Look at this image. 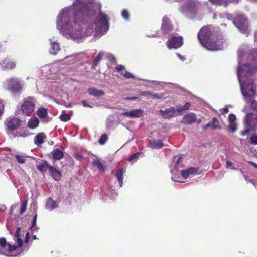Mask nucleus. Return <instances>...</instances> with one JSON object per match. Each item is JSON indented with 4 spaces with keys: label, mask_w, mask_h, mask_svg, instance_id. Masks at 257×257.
Masks as SVG:
<instances>
[{
    "label": "nucleus",
    "mask_w": 257,
    "mask_h": 257,
    "mask_svg": "<svg viewBox=\"0 0 257 257\" xmlns=\"http://www.w3.org/2000/svg\"><path fill=\"white\" fill-rule=\"evenodd\" d=\"M95 0H75L72 5L64 8L56 19L57 28L66 38L79 40L95 33L103 35L109 29V19L100 13L94 21L92 17L100 8Z\"/></svg>",
    "instance_id": "nucleus-1"
},
{
    "label": "nucleus",
    "mask_w": 257,
    "mask_h": 257,
    "mask_svg": "<svg viewBox=\"0 0 257 257\" xmlns=\"http://www.w3.org/2000/svg\"><path fill=\"white\" fill-rule=\"evenodd\" d=\"M239 66L237 76L240 83L241 93L246 103L251 100L257 95L256 86L250 78L257 71V50H252L247 56V62L240 65L241 58L244 56V50L240 48L237 52Z\"/></svg>",
    "instance_id": "nucleus-2"
},
{
    "label": "nucleus",
    "mask_w": 257,
    "mask_h": 257,
    "mask_svg": "<svg viewBox=\"0 0 257 257\" xmlns=\"http://www.w3.org/2000/svg\"><path fill=\"white\" fill-rule=\"evenodd\" d=\"M214 30L211 26L203 27L198 34V38L203 46L208 50L217 51L223 49V41L221 40L217 42L214 41Z\"/></svg>",
    "instance_id": "nucleus-3"
},
{
    "label": "nucleus",
    "mask_w": 257,
    "mask_h": 257,
    "mask_svg": "<svg viewBox=\"0 0 257 257\" xmlns=\"http://www.w3.org/2000/svg\"><path fill=\"white\" fill-rule=\"evenodd\" d=\"M21 233V229L20 227L17 228L15 234V240L17 242V245H11L9 243H7L5 238H0V254L7 255L6 253L13 251L17 247H20L22 245V241L20 238Z\"/></svg>",
    "instance_id": "nucleus-4"
},
{
    "label": "nucleus",
    "mask_w": 257,
    "mask_h": 257,
    "mask_svg": "<svg viewBox=\"0 0 257 257\" xmlns=\"http://www.w3.org/2000/svg\"><path fill=\"white\" fill-rule=\"evenodd\" d=\"M200 4L197 1H191L185 4L180 8V11L188 18H193L197 14Z\"/></svg>",
    "instance_id": "nucleus-5"
},
{
    "label": "nucleus",
    "mask_w": 257,
    "mask_h": 257,
    "mask_svg": "<svg viewBox=\"0 0 257 257\" xmlns=\"http://www.w3.org/2000/svg\"><path fill=\"white\" fill-rule=\"evenodd\" d=\"M5 89L13 94L19 93L23 88L21 81L17 78L12 77L7 79L5 83Z\"/></svg>",
    "instance_id": "nucleus-6"
},
{
    "label": "nucleus",
    "mask_w": 257,
    "mask_h": 257,
    "mask_svg": "<svg viewBox=\"0 0 257 257\" xmlns=\"http://www.w3.org/2000/svg\"><path fill=\"white\" fill-rule=\"evenodd\" d=\"M36 101L33 97H29L24 99L21 106V110L22 114L29 116L34 111Z\"/></svg>",
    "instance_id": "nucleus-7"
},
{
    "label": "nucleus",
    "mask_w": 257,
    "mask_h": 257,
    "mask_svg": "<svg viewBox=\"0 0 257 257\" xmlns=\"http://www.w3.org/2000/svg\"><path fill=\"white\" fill-rule=\"evenodd\" d=\"M234 24L243 34H248V22L246 18L242 15H239L233 21Z\"/></svg>",
    "instance_id": "nucleus-8"
},
{
    "label": "nucleus",
    "mask_w": 257,
    "mask_h": 257,
    "mask_svg": "<svg viewBox=\"0 0 257 257\" xmlns=\"http://www.w3.org/2000/svg\"><path fill=\"white\" fill-rule=\"evenodd\" d=\"M183 38L178 35L172 36L167 41L166 45L169 49H177L183 45Z\"/></svg>",
    "instance_id": "nucleus-9"
},
{
    "label": "nucleus",
    "mask_w": 257,
    "mask_h": 257,
    "mask_svg": "<svg viewBox=\"0 0 257 257\" xmlns=\"http://www.w3.org/2000/svg\"><path fill=\"white\" fill-rule=\"evenodd\" d=\"M20 121L17 118H8L6 121V125L9 132L17 129L20 126Z\"/></svg>",
    "instance_id": "nucleus-10"
},
{
    "label": "nucleus",
    "mask_w": 257,
    "mask_h": 257,
    "mask_svg": "<svg viewBox=\"0 0 257 257\" xmlns=\"http://www.w3.org/2000/svg\"><path fill=\"white\" fill-rule=\"evenodd\" d=\"M183 178L186 179L192 175L200 174L198 168L190 167L187 169L182 170L181 171Z\"/></svg>",
    "instance_id": "nucleus-11"
},
{
    "label": "nucleus",
    "mask_w": 257,
    "mask_h": 257,
    "mask_svg": "<svg viewBox=\"0 0 257 257\" xmlns=\"http://www.w3.org/2000/svg\"><path fill=\"white\" fill-rule=\"evenodd\" d=\"M252 117V114L251 113H246L245 118V122L246 124L245 132H242V135L244 136L246 135L251 130L255 128V126L251 124V119Z\"/></svg>",
    "instance_id": "nucleus-12"
},
{
    "label": "nucleus",
    "mask_w": 257,
    "mask_h": 257,
    "mask_svg": "<svg viewBox=\"0 0 257 257\" xmlns=\"http://www.w3.org/2000/svg\"><path fill=\"white\" fill-rule=\"evenodd\" d=\"M197 120L196 115L194 113H188L185 115L182 120V122L185 124H190L194 123Z\"/></svg>",
    "instance_id": "nucleus-13"
},
{
    "label": "nucleus",
    "mask_w": 257,
    "mask_h": 257,
    "mask_svg": "<svg viewBox=\"0 0 257 257\" xmlns=\"http://www.w3.org/2000/svg\"><path fill=\"white\" fill-rule=\"evenodd\" d=\"M143 110L141 109H134L130 111H125L122 115L131 118H139L142 116Z\"/></svg>",
    "instance_id": "nucleus-14"
},
{
    "label": "nucleus",
    "mask_w": 257,
    "mask_h": 257,
    "mask_svg": "<svg viewBox=\"0 0 257 257\" xmlns=\"http://www.w3.org/2000/svg\"><path fill=\"white\" fill-rule=\"evenodd\" d=\"M15 66V63L8 58L5 59L0 62V69L1 70L13 69Z\"/></svg>",
    "instance_id": "nucleus-15"
},
{
    "label": "nucleus",
    "mask_w": 257,
    "mask_h": 257,
    "mask_svg": "<svg viewBox=\"0 0 257 257\" xmlns=\"http://www.w3.org/2000/svg\"><path fill=\"white\" fill-rule=\"evenodd\" d=\"M160 112L161 113L162 116L165 118H170L174 117L176 115V112L177 111H176V108L175 107H171L170 108H168L165 110H161Z\"/></svg>",
    "instance_id": "nucleus-16"
},
{
    "label": "nucleus",
    "mask_w": 257,
    "mask_h": 257,
    "mask_svg": "<svg viewBox=\"0 0 257 257\" xmlns=\"http://www.w3.org/2000/svg\"><path fill=\"white\" fill-rule=\"evenodd\" d=\"M162 29L165 33H169L172 29V26L169 22V19L166 16L163 18Z\"/></svg>",
    "instance_id": "nucleus-17"
},
{
    "label": "nucleus",
    "mask_w": 257,
    "mask_h": 257,
    "mask_svg": "<svg viewBox=\"0 0 257 257\" xmlns=\"http://www.w3.org/2000/svg\"><path fill=\"white\" fill-rule=\"evenodd\" d=\"M210 127L212 129H220L221 128V125L220 124V122L219 120L216 118H213L212 121L209 122L206 125H205L203 126V130H206L208 127Z\"/></svg>",
    "instance_id": "nucleus-18"
},
{
    "label": "nucleus",
    "mask_w": 257,
    "mask_h": 257,
    "mask_svg": "<svg viewBox=\"0 0 257 257\" xmlns=\"http://www.w3.org/2000/svg\"><path fill=\"white\" fill-rule=\"evenodd\" d=\"M181 161V157H175L174 158V169L171 170V173L173 175H177V171H178L180 168H182V165H180V163Z\"/></svg>",
    "instance_id": "nucleus-19"
},
{
    "label": "nucleus",
    "mask_w": 257,
    "mask_h": 257,
    "mask_svg": "<svg viewBox=\"0 0 257 257\" xmlns=\"http://www.w3.org/2000/svg\"><path fill=\"white\" fill-rule=\"evenodd\" d=\"M149 146L151 148L153 149H160L163 147V144L160 140H151L149 141Z\"/></svg>",
    "instance_id": "nucleus-20"
},
{
    "label": "nucleus",
    "mask_w": 257,
    "mask_h": 257,
    "mask_svg": "<svg viewBox=\"0 0 257 257\" xmlns=\"http://www.w3.org/2000/svg\"><path fill=\"white\" fill-rule=\"evenodd\" d=\"M60 48L58 43L56 42H51L49 52L52 55H56L60 50Z\"/></svg>",
    "instance_id": "nucleus-21"
},
{
    "label": "nucleus",
    "mask_w": 257,
    "mask_h": 257,
    "mask_svg": "<svg viewBox=\"0 0 257 257\" xmlns=\"http://www.w3.org/2000/svg\"><path fill=\"white\" fill-rule=\"evenodd\" d=\"M49 172L54 180L58 181L61 179V173L59 171L51 167H50Z\"/></svg>",
    "instance_id": "nucleus-22"
},
{
    "label": "nucleus",
    "mask_w": 257,
    "mask_h": 257,
    "mask_svg": "<svg viewBox=\"0 0 257 257\" xmlns=\"http://www.w3.org/2000/svg\"><path fill=\"white\" fill-rule=\"evenodd\" d=\"M46 208L51 211L57 207L56 202L52 198H49L46 202Z\"/></svg>",
    "instance_id": "nucleus-23"
},
{
    "label": "nucleus",
    "mask_w": 257,
    "mask_h": 257,
    "mask_svg": "<svg viewBox=\"0 0 257 257\" xmlns=\"http://www.w3.org/2000/svg\"><path fill=\"white\" fill-rule=\"evenodd\" d=\"M88 93L90 95L95 97H100L103 96L105 94L103 91L98 90L94 88L89 89L88 90Z\"/></svg>",
    "instance_id": "nucleus-24"
},
{
    "label": "nucleus",
    "mask_w": 257,
    "mask_h": 257,
    "mask_svg": "<svg viewBox=\"0 0 257 257\" xmlns=\"http://www.w3.org/2000/svg\"><path fill=\"white\" fill-rule=\"evenodd\" d=\"M53 159L55 160H59L62 159L64 156L63 152L59 149H56L52 152Z\"/></svg>",
    "instance_id": "nucleus-25"
},
{
    "label": "nucleus",
    "mask_w": 257,
    "mask_h": 257,
    "mask_svg": "<svg viewBox=\"0 0 257 257\" xmlns=\"http://www.w3.org/2000/svg\"><path fill=\"white\" fill-rule=\"evenodd\" d=\"M46 136L44 135V133H39L34 138V143L35 144L39 146V145L43 143L44 140L46 139Z\"/></svg>",
    "instance_id": "nucleus-26"
},
{
    "label": "nucleus",
    "mask_w": 257,
    "mask_h": 257,
    "mask_svg": "<svg viewBox=\"0 0 257 257\" xmlns=\"http://www.w3.org/2000/svg\"><path fill=\"white\" fill-rule=\"evenodd\" d=\"M39 121L37 117H32L28 121V126L31 128H36L39 124Z\"/></svg>",
    "instance_id": "nucleus-27"
},
{
    "label": "nucleus",
    "mask_w": 257,
    "mask_h": 257,
    "mask_svg": "<svg viewBox=\"0 0 257 257\" xmlns=\"http://www.w3.org/2000/svg\"><path fill=\"white\" fill-rule=\"evenodd\" d=\"M125 172V170L123 168L118 170L116 174V177L120 184V187L122 186L123 184V174Z\"/></svg>",
    "instance_id": "nucleus-28"
},
{
    "label": "nucleus",
    "mask_w": 257,
    "mask_h": 257,
    "mask_svg": "<svg viewBox=\"0 0 257 257\" xmlns=\"http://www.w3.org/2000/svg\"><path fill=\"white\" fill-rule=\"evenodd\" d=\"M37 114L40 118L46 119L47 118V110L44 108L38 109Z\"/></svg>",
    "instance_id": "nucleus-29"
},
{
    "label": "nucleus",
    "mask_w": 257,
    "mask_h": 257,
    "mask_svg": "<svg viewBox=\"0 0 257 257\" xmlns=\"http://www.w3.org/2000/svg\"><path fill=\"white\" fill-rule=\"evenodd\" d=\"M213 4L227 6L229 3L235 0H209Z\"/></svg>",
    "instance_id": "nucleus-30"
},
{
    "label": "nucleus",
    "mask_w": 257,
    "mask_h": 257,
    "mask_svg": "<svg viewBox=\"0 0 257 257\" xmlns=\"http://www.w3.org/2000/svg\"><path fill=\"white\" fill-rule=\"evenodd\" d=\"M50 167H51V166H50L46 162H44L39 165L37 168L41 172H45L47 169L49 170Z\"/></svg>",
    "instance_id": "nucleus-31"
},
{
    "label": "nucleus",
    "mask_w": 257,
    "mask_h": 257,
    "mask_svg": "<svg viewBox=\"0 0 257 257\" xmlns=\"http://www.w3.org/2000/svg\"><path fill=\"white\" fill-rule=\"evenodd\" d=\"M94 166H96L101 172H104L105 168L104 166L99 160H94L93 162Z\"/></svg>",
    "instance_id": "nucleus-32"
},
{
    "label": "nucleus",
    "mask_w": 257,
    "mask_h": 257,
    "mask_svg": "<svg viewBox=\"0 0 257 257\" xmlns=\"http://www.w3.org/2000/svg\"><path fill=\"white\" fill-rule=\"evenodd\" d=\"M190 106V104L189 103H186L184 106H177V108H176V111L178 112H182L183 111H184V110H187Z\"/></svg>",
    "instance_id": "nucleus-33"
},
{
    "label": "nucleus",
    "mask_w": 257,
    "mask_h": 257,
    "mask_svg": "<svg viewBox=\"0 0 257 257\" xmlns=\"http://www.w3.org/2000/svg\"><path fill=\"white\" fill-rule=\"evenodd\" d=\"M246 103L247 105L250 106L252 109L257 111V101L254 100V97Z\"/></svg>",
    "instance_id": "nucleus-34"
},
{
    "label": "nucleus",
    "mask_w": 257,
    "mask_h": 257,
    "mask_svg": "<svg viewBox=\"0 0 257 257\" xmlns=\"http://www.w3.org/2000/svg\"><path fill=\"white\" fill-rule=\"evenodd\" d=\"M29 134L25 131H21L17 132L16 134L14 135V137H26L28 136Z\"/></svg>",
    "instance_id": "nucleus-35"
},
{
    "label": "nucleus",
    "mask_w": 257,
    "mask_h": 257,
    "mask_svg": "<svg viewBox=\"0 0 257 257\" xmlns=\"http://www.w3.org/2000/svg\"><path fill=\"white\" fill-rule=\"evenodd\" d=\"M103 56L104 53L103 52H100L95 59L93 65L94 66H96L97 64L99 62V61L101 60Z\"/></svg>",
    "instance_id": "nucleus-36"
},
{
    "label": "nucleus",
    "mask_w": 257,
    "mask_h": 257,
    "mask_svg": "<svg viewBox=\"0 0 257 257\" xmlns=\"http://www.w3.org/2000/svg\"><path fill=\"white\" fill-rule=\"evenodd\" d=\"M229 128L232 133L235 132L237 128V124L235 122H229Z\"/></svg>",
    "instance_id": "nucleus-37"
},
{
    "label": "nucleus",
    "mask_w": 257,
    "mask_h": 257,
    "mask_svg": "<svg viewBox=\"0 0 257 257\" xmlns=\"http://www.w3.org/2000/svg\"><path fill=\"white\" fill-rule=\"evenodd\" d=\"M27 201H26L25 202H23L20 206V213L21 214H22L26 210V207H27Z\"/></svg>",
    "instance_id": "nucleus-38"
},
{
    "label": "nucleus",
    "mask_w": 257,
    "mask_h": 257,
    "mask_svg": "<svg viewBox=\"0 0 257 257\" xmlns=\"http://www.w3.org/2000/svg\"><path fill=\"white\" fill-rule=\"evenodd\" d=\"M16 159L18 162L20 164H24L25 162V158L24 156L20 155H16Z\"/></svg>",
    "instance_id": "nucleus-39"
},
{
    "label": "nucleus",
    "mask_w": 257,
    "mask_h": 257,
    "mask_svg": "<svg viewBox=\"0 0 257 257\" xmlns=\"http://www.w3.org/2000/svg\"><path fill=\"white\" fill-rule=\"evenodd\" d=\"M60 119L63 121H67L70 120V117L67 114H62L60 116Z\"/></svg>",
    "instance_id": "nucleus-40"
},
{
    "label": "nucleus",
    "mask_w": 257,
    "mask_h": 257,
    "mask_svg": "<svg viewBox=\"0 0 257 257\" xmlns=\"http://www.w3.org/2000/svg\"><path fill=\"white\" fill-rule=\"evenodd\" d=\"M107 140V136L106 135H103L101 136L99 140V144L103 145L105 143Z\"/></svg>",
    "instance_id": "nucleus-41"
},
{
    "label": "nucleus",
    "mask_w": 257,
    "mask_h": 257,
    "mask_svg": "<svg viewBox=\"0 0 257 257\" xmlns=\"http://www.w3.org/2000/svg\"><path fill=\"white\" fill-rule=\"evenodd\" d=\"M122 16L125 20H128L130 17V14L127 10H123L122 11Z\"/></svg>",
    "instance_id": "nucleus-42"
},
{
    "label": "nucleus",
    "mask_w": 257,
    "mask_h": 257,
    "mask_svg": "<svg viewBox=\"0 0 257 257\" xmlns=\"http://www.w3.org/2000/svg\"><path fill=\"white\" fill-rule=\"evenodd\" d=\"M122 75H123L124 77H125V78H134V76H133V75L128 72H125L124 73H122L121 74Z\"/></svg>",
    "instance_id": "nucleus-43"
},
{
    "label": "nucleus",
    "mask_w": 257,
    "mask_h": 257,
    "mask_svg": "<svg viewBox=\"0 0 257 257\" xmlns=\"http://www.w3.org/2000/svg\"><path fill=\"white\" fill-rule=\"evenodd\" d=\"M236 116L234 114H231L229 115L228 121L229 122H235Z\"/></svg>",
    "instance_id": "nucleus-44"
},
{
    "label": "nucleus",
    "mask_w": 257,
    "mask_h": 257,
    "mask_svg": "<svg viewBox=\"0 0 257 257\" xmlns=\"http://www.w3.org/2000/svg\"><path fill=\"white\" fill-rule=\"evenodd\" d=\"M229 112L228 108L226 107L221 108L219 110V114L223 115L225 113H227Z\"/></svg>",
    "instance_id": "nucleus-45"
},
{
    "label": "nucleus",
    "mask_w": 257,
    "mask_h": 257,
    "mask_svg": "<svg viewBox=\"0 0 257 257\" xmlns=\"http://www.w3.org/2000/svg\"><path fill=\"white\" fill-rule=\"evenodd\" d=\"M140 155V153L139 152H137L135 154H134L133 155H132V156H131L129 158H128V160L129 161H132L135 159H137V158H138V157L139 156V155Z\"/></svg>",
    "instance_id": "nucleus-46"
},
{
    "label": "nucleus",
    "mask_w": 257,
    "mask_h": 257,
    "mask_svg": "<svg viewBox=\"0 0 257 257\" xmlns=\"http://www.w3.org/2000/svg\"><path fill=\"white\" fill-rule=\"evenodd\" d=\"M250 142L252 144L256 145L257 144V136L253 135L250 137Z\"/></svg>",
    "instance_id": "nucleus-47"
},
{
    "label": "nucleus",
    "mask_w": 257,
    "mask_h": 257,
    "mask_svg": "<svg viewBox=\"0 0 257 257\" xmlns=\"http://www.w3.org/2000/svg\"><path fill=\"white\" fill-rule=\"evenodd\" d=\"M67 61H73L76 60V57L74 56H69L65 58Z\"/></svg>",
    "instance_id": "nucleus-48"
},
{
    "label": "nucleus",
    "mask_w": 257,
    "mask_h": 257,
    "mask_svg": "<svg viewBox=\"0 0 257 257\" xmlns=\"http://www.w3.org/2000/svg\"><path fill=\"white\" fill-rule=\"evenodd\" d=\"M115 69L118 71H121L122 70H124L125 69V67H124V66H123L122 65H118L117 67H116Z\"/></svg>",
    "instance_id": "nucleus-49"
},
{
    "label": "nucleus",
    "mask_w": 257,
    "mask_h": 257,
    "mask_svg": "<svg viewBox=\"0 0 257 257\" xmlns=\"http://www.w3.org/2000/svg\"><path fill=\"white\" fill-rule=\"evenodd\" d=\"M233 165V163L232 162L230 161H227L226 162V167L227 168H230Z\"/></svg>",
    "instance_id": "nucleus-50"
},
{
    "label": "nucleus",
    "mask_w": 257,
    "mask_h": 257,
    "mask_svg": "<svg viewBox=\"0 0 257 257\" xmlns=\"http://www.w3.org/2000/svg\"><path fill=\"white\" fill-rule=\"evenodd\" d=\"M150 95H151L152 96V97L154 98H157V99H160L161 98H162V96L160 95H159L158 94H151Z\"/></svg>",
    "instance_id": "nucleus-51"
},
{
    "label": "nucleus",
    "mask_w": 257,
    "mask_h": 257,
    "mask_svg": "<svg viewBox=\"0 0 257 257\" xmlns=\"http://www.w3.org/2000/svg\"><path fill=\"white\" fill-rule=\"evenodd\" d=\"M82 105L84 107H92L86 101H83L82 102Z\"/></svg>",
    "instance_id": "nucleus-52"
},
{
    "label": "nucleus",
    "mask_w": 257,
    "mask_h": 257,
    "mask_svg": "<svg viewBox=\"0 0 257 257\" xmlns=\"http://www.w3.org/2000/svg\"><path fill=\"white\" fill-rule=\"evenodd\" d=\"M36 220H37V215H35L33 217V221H32L33 226L35 225V224L36 223Z\"/></svg>",
    "instance_id": "nucleus-53"
},
{
    "label": "nucleus",
    "mask_w": 257,
    "mask_h": 257,
    "mask_svg": "<svg viewBox=\"0 0 257 257\" xmlns=\"http://www.w3.org/2000/svg\"><path fill=\"white\" fill-rule=\"evenodd\" d=\"M25 238V242H27L28 241L29 238V232L26 233Z\"/></svg>",
    "instance_id": "nucleus-54"
},
{
    "label": "nucleus",
    "mask_w": 257,
    "mask_h": 257,
    "mask_svg": "<svg viewBox=\"0 0 257 257\" xmlns=\"http://www.w3.org/2000/svg\"><path fill=\"white\" fill-rule=\"evenodd\" d=\"M137 98H138L137 97H127V98H125V99H127V100H136Z\"/></svg>",
    "instance_id": "nucleus-55"
},
{
    "label": "nucleus",
    "mask_w": 257,
    "mask_h": 257,
    "mask_svg": "<svg viewBox=\"0 0 257 257\" xmlns=\"http://www.w3.org/2000/svg\"><path fill=\"white\" fill-rule=\"evenodd\" d=\"M177 55L178 57L179 58V59H180L181 60L184 61L185 60V58L184 56H181L179 54H177Z\"/></svg>",
    "instance_id": "nucleus-56"
},
{
    "label": "nucleus",
    "mask_w": 257,
    "mask_h": 257,
    "mask_svg": "<svg viewBox=\"0 0 257 257\" xmlns=\"http://www.w3.org/2000/svg\"><path fill=\"white\" fill-rule=\"evenodd\" d=\"M249 163L253 166L255 168L257 169V164L253 162H249Z\"/></svg>",
    "instance_id": "nucleus-57"
},
{
    "label": "nucleus",
    "mask_w": 257,
    "mask_h": 257,
    "mask_svg": "<svg viewBox=\"0 0 257 257\" xmlns=\"http://www.w3.org/2000/svg\"><path fill=\"white\" fill-rule=\"evenodd\" d=\"M75 156H76V157L78 159H79L81 158V157H82L81 155V154H76V155H75Z\"/></svg>",
    "instance_id": "nucleus-58"
},
{
    "label": "nucleus",
    "mask_w": 257,
    "mask_h": 257,
    "mask_svg": "<svg viewBox=\"0 0 257 257\" xmlns=\"http://www.w3.org/2000/svg\"><path fill=\"white\" fill-rule=\"evenodd\" d=\"M254 39H255V42L256 43H257V31L255 33V34H254Z\"/></svg>",
    "instance_id": "nucleus-59"
},
{
    "label": "nucleus",
    "mask_w": 257,
    "mask_h": 257,
    "mask_svg": "<svg viewBox=\"0 0 257 257\" xmlns=\"http://www.w3.org/2000/svg\"><path fill=\"white\" fill-rule=\"evenodd\" d=\"M147 94H151L149 93H147V92H143L142 93V95H147Z\"/></svg>",
    "instance_id": "nucleus-60"
},
{
    "label": "nucleus",
    "mask_w": 257,
    "mask_h": 257,
    "mask_svg": "<svg viewBox=\"0 0 257 257\" xmlns=\"http://www.w3.org/2000/svg\"><path fill=\"white\" fill-rule=\"evenodd\" d=\"M49 70H50L51 72H53V73L55 72V71H54V70L51 71V68H49Z\"/></svg>",
    "instance_id": "nucleus-61"
},
{
    "label": "nucleus",
    "mask_w": 257,
    "mask_h": 257,
    "mask_svg": "<svg viewBox=\"0 0 257 257\" xmlns=\"http://www.w3.org/2000/svg\"><path fill=\"white\" fill-rule=\"evenodd\" d=\"M201 119L198 120V123H201Z\"/></svg>",
    "instance_id": "nucleus-62"
},
{
    "label": "nucleus",
    "mask_w": 257,
    "mask_h": 257,
    "mask_svg": "<svg viewBox=\"0 0 257 257\" xmlns=\"http://www.w3.org/2000/svg\"><path fill=\"white\" fill-rule=\"evenodd\" d=\"M243 111H244V112H246V108H245L244 109H243Z\"/></svg>",
    "instance_id": "nucleus-63"
},
{
    "label": "nucleus",
    "mask_w": 257,
    "mask_h": 257,
    "mask_svg": "<svg viewBox=\"0 0 257 257\" xmlns=\"http://www.w3.org/2000/svg\"><path fill=\"white\" fill-rule=\"evenodd\" d=\"M249 182L253 184V182L251 180H249Z\"/></svg>",
    "instance_id": "nucleus-64"
}]
</instances>
